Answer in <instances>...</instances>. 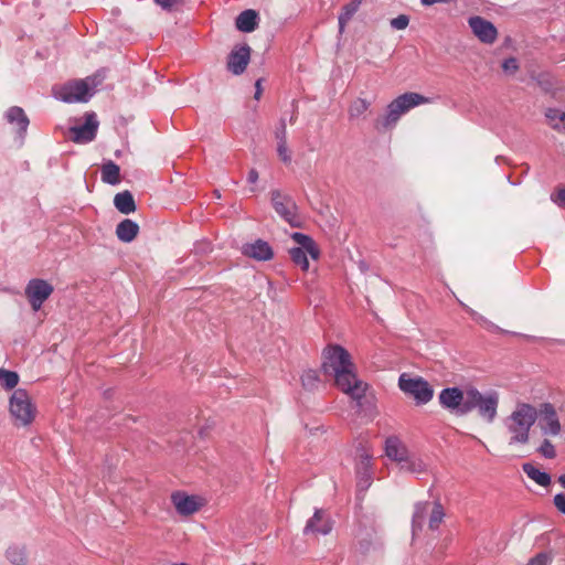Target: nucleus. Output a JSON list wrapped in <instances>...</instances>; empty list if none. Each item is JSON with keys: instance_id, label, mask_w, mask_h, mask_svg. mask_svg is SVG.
<instances>
[{"instance_id": "1", "label": "nucleus", "mask_w": 565, "mask_h": 565, "mask_svg": "<svg viewBox=\"0 0 565 565\" xmlns=\"http://www.w3.org/2000/svg\"><path fill=\"white\" fill-rule=\"evenodd\" d=\"M322 370L334 379L337 386L352 399L360 403L367 384L360 381L354 373V365L349 352L340 345H330L323 351Z\"/></svg>"}, {"instance_id": "2", "label": "nucleus", "mask_w": 565, "mask_h": 565, "mask_svg": "<svg viewBox=\"0 0 565 565\" xmlns=\"http://www.w3.org/2000/svg\"><path fill=\"white\" fill-rule=\"evenodd\" d=\"M537 419V409L529 403L520 402L512 413L504 418L503 424L509 434V445H526L530 431Z\"/></svg>"}, {"instance_id": "3", "label": "nucleus", "mask_w": 565, "mask_h": 565, "mask_svg": "<svg viewBox=\"0 0 565 565\" xmlns=\"http://www.w3.org/2000/svg\"><path fill=\"white\" fill-rule=\"evenodd\" d=\"M499 393L489 391L481 393L476 387L467 388V399L463 412L470 413L477 409L478 415L486 423L491 424L498 415Z\"/></svg>"}, {"instance_id": "4", "label": "nucleus", "mask_w": 565, "mask_h": 565, "mask_svg": "<svg viewBox=\"0 0 565 565\" xmlns=\"http://www.w3.org/2000/svg\"><path fill=\"white\" fill-rule=\"evenodd\" d=\"M428 103V98L418 93H405L387 105L386 114L382 120L383 128H392L399 118L412 108Z\"/></svg>"}, {"instance_id": "5", "label": "nucleus", "mask_w": 565, "mask_h": 565, "mask_svg": "<svg viewBox=\"0 0 565 565\" xmlns=\"http://www.w3.org/2000/svg\"><path fill=\"white\" fill-rule=\"evenodd\" d=\"M291 238L298 246L289 249L290 258L295 265L307 271L309 269L308 255L312 259H318L320 250L315 241L306 234L295 232L291 234Z\"/></svg>"}, {"instance_id": "6", "label": "nucleus", "mask_w": 565, "mask_h": 565, "mask_svg": "<svg viewBox=\"0 0 565 565\" xmlns=\"http://www.w3.org/2000/svg\"><path fill=\"white\" fill-rule=\"evenodd\" d=\"M36 408L28 392L23 388L15 390L10 397V413L22 426L29 425L35 417Z\"/></svg>"}, {"instance_id": "7", "label": "nucleus", "mask_w": 565, "mask_h": 565, "mask_svg": "<svg viewBox=\"0 0 565 565\" xmlns=\"http://www.w3.org/2000/svg\"><path fill=\"white\" fill-rule=\"evenodd\" d=\"M399 388L407 395L414 397L417 404H427L434 396L429 383L422 377H411L403 373L398 379Z\"/></svg>"}, {"instance_id": "8", "label": "nucleus", "mask_w": 565, "mask_h": 565, "mask_svg": "<svg viewBox=\"0 0 565 565\" xmlns=\"http://www.w3.org/2000/svg\"><path fill=\"white\" fill-rule=\"evenodd\" d=\"M89 82L95 86L94 79L74 81L60 87L55 92V97L65 103H85L93 96V89Z\"/></svg>"}, {"instance_id": "9", "label": "nucleus", "mask_w": 565, "mask_h": 565, "mask_svg": "<svg viewBox=\"0 0 565 565\" xmlns=\"http://www.w3.org/2000/svg\"><path fill=\"white\" fill-rule=\"evenodd\" d=\"M466 399L467 390L461 391L458 387L444 388L438 395L441 407L458 416L467 415V412H463Z\"/></svg>"}, {"instance_id": "10", "label": "nucleus", "mask_w": 565, "mask_h": 565, "mask_svg": "<svg viewBox=\"0 0 565 565\" xmlns=\"http://www.w3.org/2000/svg\"><path fill=\"white\" fill-rule=\"evenodd\" d=\"M270 196L275 211L291 226H299L300 221L296 214V204L291 198L282 194L279 190L271 191Z\"/></svg>"}, {"instance_id": "11", "label": "nucleus", "mask_w": 565, "mask_h": 565, "mask_svg": "<svg viewBox=\"0 0 565 565\" xmlns=\"http://www.w3.org/2000/svg\"><path fill=\"white\" fill-rule=\"evenodd\" d=\"M54 288L44 279H31L25 287V295L34 311L41 309L45 300L52 295Z\"/></svg>"}, {"instance_id": "12", "label": "nucleus", "mask_w": 565, "mask_h": 565, "mask_svg": "<svg viewBox=\"0 0 565 565\" xmlns=\"http://www.w3.org/2000/svg\"><path fill=\"white\" fill-rule=\"evenodd\" d=\"M540 428L545 436H557L562 431V424L553 404L543 403L537 409Z\"/></svg>"}, {"instance_id": "13", "label": "nucleus", "mask_w": 565, "mask_h": 565, "mask_svg": "<svg viewBox=\"0 0 565 565\" xmlns=\"http://www.w3.org/2000/svg\"><path fill=\"white\" fill-rule=\"evenodd\" d=\"M473 35L484 44H493L498 39V30L492 22L482 17L473 15L468 19Z\"/></svg>"}, {"instance_id": "14", "label": "nucleus", "mask_w": 565, "mask_h": 565, "mask_svg": "<svg viewBox=\"0 0 565 565\" xmlns=\"http://www.w3.org/2000/svg\"><path fill=\"white\" fill-rule=\"evenodd\" d=\"M98 121L95 114H86L85 122L70 129L71 139L76 143H87L95 139Z\"/></svg>"}, {"instance_id": "15", "label": "nucleus", "mask_w": 565, "mask_h": 565, "mask_svg": "<svg viewBox=\"0 0 565 565\" xmlns=\"http://www.w3.org/2000/svg\"><path fill=\"white\" fill-rule=\"evenodd\" d=\"M355 469L359 490L364 491L369 489L373 479L372 455L365 449H361Z\"/></svg>"}, {"instance_id": "16", "label": "nucleus", "mask_w": 565, "mask_h": 565, "mask_svg": "<svg viewBox=\"0 0 565 565\" xmlns=\"http://www.w3.org/2000/svg\"><path fill=\"white\" fill-rule=\"evenodd\" d=\"M250 60V47L247 44L236 46L227 57V70L234 75H241Z\"/></svg>"}, {"instance_id": "17", "label": "nucleus", "mask_w": 565, "mask_h": 565, "mask_svg": "<svg viewBox=\"0 0 565 565\" xmlns=\"http://www.w3.org/2000/svg\"><path fill=\"white\" fill-rule=\"evenodd\" d=\"M332 530V523L327 516L326 512L321 509H317L310 518L303 529L305 534L313 533L327 535Z\"/></svg>"}, {"instance_id": "18", "label": "nucleus", "mask_w": 565, "mask_h": 565, "mask_svg": "<svg viewBox=\"0 0 565 565\" xmlns=\"http://www.w3.org/2000/svg\"><path fill=\"white\" fill-rule=\"evenodd\" d=\"M171 500L177 512L181 515H191L201 507V502L198 497L186 495L182 492L173 493Z\"/></svg>"}, {"instance_id": "19", "label": "nucleus", "mask_w": 565, "mask_h": 565, "mask_svg": "<svg viewBox=\"0 0 565 565\" xmlns=\"http://www.w3.org/2000/svg\"><path fill=\"white\" fill-rule=\"evenodd\" d=\"M7 121L17 128V134L21 140L24 139L30 120L21 107L12 106L6 114Z\"/></svg>"}, {"instance_id": "20", "label": "nucleus", "mask_w": 565, "mask_h": 565, "mask_svg": "<svg viewBox=\"0 0 565 565\" xmlns=\"http://www.w3.org/2000/svg\"><path fill=\"white\" fill-rule=\"evenodd\" d=\"M384 449L386 457L396 461L398 465L405 461L406 457L409 455L407 447L396 436L386 438Z\"/></svg>"}, {"instance_id": "21", "label": "nucleus", "mask_w": 565, "mask_h": 565, "mask_svg": "<svg viewBox=\"0 0 565 565\" xmlns=\"http://www.w3.org/2000/svg\"><path fill=\"white\" fill-rule=\"evenodd\" d=\"M243 254L256 260H269L273 258L274 253L269 244L265 241L257 239L255 243L245 244L243 246Z\"/></svg>"}, {"instance_id": "22", "label": "nucleus", "mask_w": 565, "mask_h": 565, "mask_svg": "<svg viewBox=\"0 0 565 565\" xmlns=\"http://www.w3.org/2000/svg\"><path fill=\"white\" fill-rule=\"evenodd\" d=\"M139 233V225L129 218L121 221L116 227V235L120 242L130 243Z\"/></svg>"}, {"instance_id": "23", "label": "nucleus", "mask_w": 565, "mask_h": 565, "mask_svg": "<svg viewBox=\"0 0 565 565\" xmlns=\"http://www.w3.org/2000/svg\"><path fill=\"white\" fill-rule=\"evenodd\" d=\"M258 15L256 11L248 9L238 14L236 18V28L242 32H253L257 26Z\"/></svg>"}, {"instance_id": "24", "label": "nucleus", "mask_w": 565, "mask_h": 565, "mask_svg": "<svg viewBox=\"0 0 565 565\" xmlns=\"http://www.w3.org/2000/svg\"><path fill=\"white\" fill-rule=\"evenodd\" d=\"M114 205L122 214H130L136 211L135 199L129 191L117 193L114 198Z\"/></svg>"}, {"instance_id": "25", "label": "nucleus", "mask_w": 565, "mask_h": 565, "mask_svg": "<svg viewBox=\"0 0 565 565\" xmlns=\"http://www.w3.org/2000/svg\"><path fill=\"white\" fill-rule=\"evenodd\" d=\"M102 181L107 184L116 185L120 182V168L114 161L108 160L102 166Z\"/></svg>"}, {"instance_id": "26", "label": "nucleus", "mask_w": 565, "mask_h": 565, "mask_svg": "<svg viewBox=\"0 0 565 565\" xmlns=\"http://www.w3.org/2000/svg\"><path fill=\"white\" fill-rule=\"evenodd\" d=\"M522 470L524 473L534 482H536L541 487H547L551 484V476L536 468L530 462L523 463Z\"/></svg>"}, {"instance_id": "27", "label": "nucleus", "mask_w": 565, "mask_h": 565, "mask_svg": "<svg viewBox=\"0 0 565 565\" xmlns=\"http://www.w3.org/2000/svg\"><path fill=\"white\" fill-rule=\"evenodd\" d=\"M429 510H430V503L429 502H418V503H416L415 510H414V513H413V520H412L413 535H415V533L418 530L423 529V525H424L425 520H426V518H427V515L429 513Z\"/></svg>"}, {"instance_id": "28", "label": "nucleus", "mask_w": 565, "mask_h": 565, "mask_svg": "<svg viewBox=\"0 0 565 565\" xmlns=\"http://www.w3.org/2000/svg\"><path fill=\"white\" fill-rule=\"evenodd\" d=\"M399 468L403 471L414 475H420L426 471L425 462L419 457L411 454L406 457L405 461L399 463Z\"/></svg>"}, {"instance_id": "29", "label": "nucleus", "mask_w": 565, "mask_h": 565, "mask_svg": "<svg viewBox=\"0 0 565 565\" xmlns=\"http://www.w3.org/2000/svg\"><path fill=\"white\" fill-rule=\"evenodd\" d=\"M548 125L558 131L565 132V111L550 108L545 113Z\"/></svg>"}, {"instance_id": "30", "label": "nucleus", "mask_w": 565, "mask_h": 565, "mask_svg": "<svg viewBox=\"0 0 565 565\" xmlns=\"http://www.w3.org/2000/svg\"><path fill=\"white\" fill-rule=\"evenodd\" d=\"M361 4V0H352L350 3L342 8V12L339 15V31L342 33L347 23L356 13Z\"/></svg>"}, {"instance_id": "31", "label": "nucleus", "mask_w": 565, "mask_h": 565, "mask_svg": "<svg viewBox=\"0 0 565 565\" xmlns=\"http://www.w3.org/2000/svg\"><path fill=\"white\" fill-rule=\"evenodd\" d=\"M370 103L364 98H356L348 109L349 119L354 120L362 117L369 109Z\"/></svg>"}, {"instance_id": "32", "label": "nucleus", "mask_w": 565, "mask_h": 565, "mask_svg": "<svg viewBox=\"0 0 565 565\" xmlns=\"http://www.w3.org/2000/svg\"><path fill=\"white\" fill-rule=\"evenodd\" d=\"M6 556L8 561L13 565H25L26 563L25 550L22 546H10L7 550Z\"/></svg>"}, {"instance_id": "33", "label": "nucleus", "mask_w": 565, "mask_h": 565, "mask_svg": "<svg viewBox=\"0 0 565 565\" xmlns=\"http://www.w3.org/2000/svg\"><path fill=\"white\" fill-rule=\"evenodd\" d=\"M429 527L431 530L438 529L445 516L444 509L440 503L435 502L433 508L429 510Z\"/></svg>"}, {"instance_id": "34", "label": "nucleus", "mask_w": 565, "mask_h": 565, "mask_svg": "<svg viewBox=\"0 0 565 565\" xmlns=\"http://www.w3.org/2000/svg\"><path fill=\"white\" fill-rule=\"evenodd\" d=\"M319 382V376L313 370H307L301 375V383L305 390L313 391L318 387Z\"/></svg>"}, {"instance_id": "35", "label": "nucleus", "mask_w": 565, "mask_h": 565, "mask_svg": "<svg viewBox=\"0 0 565 565\" xmlns=\"http://www.w3.org/2000/svg\"><path fill=\"white\" fill-rule=\"evenodd\" d=\"M19 382V375L13 371L0 370V384L7 388L12 390Z\"/></svg>"}, {"instance_id": "36", "label": "nucleus", "mask_w": 565, "mask_h": 565, "mask_svg": "<svg viewBox=\"0 0 565 565\" xmlns=\"http://www.w3.org/2000/svg\"><path fill=\"white\" fill-rule=\"evenodd\" d=\"M467 311L470 313L472 319L480 323L483 328H486L489 331H500V328L492 323L491 321L487 320L484 317L480 316L476 311H473L470 308H467Z\"/></svg>"}, {"instance_id": "37", "label": "nucleus", "mask_w": 565, "mask_h": 565, "mask_svg": "<svg viewBox=\"0 0 565 565\" xmlns=\"http://www.w3.org/2000/svg\"><path fill=\"white\" fill-rule=\"evenodd\" d=\"M539 454L547 459H553L556 457V450L554 445L548 440L544 439L541 446L537 449Z\"/></svg>"}, {"instance_id": "38", "label": "nucleus", "mask_w": 565, "mask_h": 565, "mask_svg": "<svg viewBox=\"0 0 565 565\" xmlns=\"http://www.w3.org/2000/svg\"><path fill=\"white\" fill-rule=\"evenodd\" d=\"M390 24L394 30H405L409 24V17L406 14H399L392 19Z\"/></svg>"}, {"instance_id": "39", "label": "nucleus", "mask_w": 565, "mask_h": 565, "mask_svg": "<svg viewBox=\"0 0 565 565\" xmlns=\"http://www.w3.org/2000/svg\"><path fill=\"white\" fill-rule=\"evenodd\" d=\"M552 557L547 553H539L532 557L525 565H550Z\"/></svg>"}, {"instance_id": "40", "label": "nucleus", "mask_w": 565, "mask_h": 565, "mask_svg": "<svg viewBox=\"0 0 565 565\" xmlns=\"http://www.w3.org/2000/svg\"><path fill=\"white\" fill-rule=\"evenodd\" d=\"M277 153L284 163L288 164L291 162V153L288 149L287 142L277 145Z\"/></svg>"}, {"instance_id": "41", "label": "nucleus", "mask_w": 565, "mask_h": 565, "mask_svg": "<svg viewBox=\"0 0 565 565\" xmlns=\"http://www.w3.org/2000/svg\"><path fill=\"white\" fill-rule=\"evenodd\" d=\"M502 68L505 73H510V74L515 73L519 68L516 58L509 57V58L504 60L502 63Z\"/></svg>"}, {"instance_id": "42", "label": "nucleus", "mask_w": 565, "mask_h": 565, "mask_svg": "<svg viewBox=\"0 0 565 565\" xmlns=\"http://www.w3.org/2000/svg\"><path fill=\"white\" fill-rule=\"evenodd\" d=\"M275 137H276L278 143L287 142V129H286V122L284 119L280 120V125L275 132Z\"/></svg>"}, {"instance_id": "43", "label": "nucleus", "mask_w": 565, "mask_h": 565, "mask_svg": "<svg viewBox=\"0 0 565 565\" xmlns=\"http://www.w3.org/2000/svg\"><path fill=\"white\" fill-rule=\"evenodd\" d=\"M553 503L557 511L565 514V491L556 493L553 498Z\"/></svg>"}, {"instance_id": "44", "label": "nucleus", "mask_w": 565, "mask_h": 565, "mask_svg": "<svg viewBox=\"0 0 565 565\" xmlns=\"http://www.w3.org/2000/svg\"><path fill=\"white\" fill-rule=\"evenodd\" d=\"M551 200L562 209H565V188L551 195Z\"/></svg>"}, {"instance_id": "45", "label": "nucleus", "mask_w": 565, "mask_h": 565, "mask_svg": "<svg viewBox=\"0 0 565 565\" xmlns=\"http://www.w3.org/2000/svg\"><path fill=\"white\" fill-rule=\"evenodd\" d=\"M179 0H154V2L164 10H171Z\"/></svg>"}, {"instance_id": "46", "label": "nucleus", "mask_w": 565, "mask_h": 565, "mask_svg": "<svg viewBox=\"0 0 565 565\" xmlns=\"http://www.w3.org/2000/svg\"><path fill=\"white\" fill-rule=\"evenodd\" d=\"M249 183H256L258 180V172L255 169H250L247 175Z\"/></svg>"}, {"instance_id": "47", "label": "nucleus", "mask_w": 565, "mask_h": 565, "mask_svg": "<svg viewBox=\"0 0 565 565\" xmlns=\"http://www.w3.org/2000/svg\"><path fill=\"white\" fill-rule=\"evenodd\" d=\"M255 86H256L255 98L259 99L260 94H262V87H260V81L259 79L256 82Z\"/></svg>"}, {"instance_id": "48", "label": "nucleus", "mask_w": 565, "mask_h": 565, "mask_svg": "<svg viewBox=\"0 0 565 565\" xmlns=\"http://www.w3.org/2000/svg\"><path fill=\"white\" fill-rule=\"evenodd\" d=\"M558 483L565 488V473L558 477Z\"/></svg>"}]
</instances>
